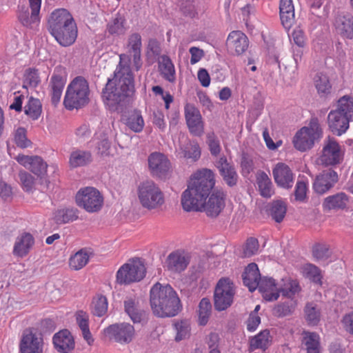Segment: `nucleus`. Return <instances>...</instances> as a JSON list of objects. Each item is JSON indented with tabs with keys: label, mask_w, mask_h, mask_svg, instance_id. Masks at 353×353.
Instances as JSON below:
<instances>
[{
	"label": "nucleus",
	"mask_w": 353,
	"mask_h": 353,
	"mask_svg": "<svg viewBox=\"0 0 353 353\" xmlns=\"http://www.w3.org/2000/svg\"><path fill=\"white\" fill-rule=\"evenodd\" d=\"M125 48L128 54L119 55V63L114 77L108 79L102 92L103 101L111 111L119 110V107L128 102L134 94V76L130 68L131 57L137 71L142 66L141 34L139 32L129 34Z\"/></svg>",
	"instance_id": "f257e3e1"
},
{
	"label": "nucleus",
	"mask_w": 353,
	"mask_h": 353,
	"mask_svg": "<svg viewBox=\"0 0 353 353\" xmlns=\"http://www.w3.org/2000/svg\"><path fill=\"white\" fill-rule=\"evenodd\" d=\"M214 174L210 170L202 169L190 178L188 188L182 193L181 205L186 212L202 211L203 201L214 185Z\"/></svg>",
	"instance_id": "f03ea898"
},
{
	"label": "nucleus",
	"mask_w": 353,
	"mask_h": 353,
	"mask_svg": "<svg viewBox=\"0 0 353 353\" xmlns=\"http://www.w3.org/2000/svg\"><path fill=\"white\" fill-rule=\"evenodd\" d=\"M150 305L154 315L159 317L176 316L181 309L180 299L170 285L154 284L150 290Z\"/></svg>",
	"instance_id": "7ed1b4c3"
},
{
	"label": "nucleus",
	"mask_w": 353,
	"mask_h": 353,
	"mask_svg": "<svg viewBox=\"0 0 353 353\" xmlns=\"http://www.w3.org/2000/svg\"><path fill=\"white\" fill-rule=\"evenodd\" d=\"M48 30L56 41L64 47L71 46L77 37L76 23L70 13L63 8L52 12L48 19Z\"/></svg>",
	"instance_id": "20e7f679"
},
{
	"label": "nucleus",
	"mask_w": 353,
	"mask_h": 353,
	"mask_svg": "<svg viewBox=\"0 0 353 353\" xmlns=\"http://www.w3.org/2000/svg\"><path fill=\"white\" fill-rule=\"evenodd\" d=\"M89 96L88 82L84 77L78 76L68 84L63 99V105L68 110L82 108L89 103Z\"/></svg>",
	"instance_id": "39448f33"
},
{
	"label": "nucleus",
	"mask_w": 353,
	"mask_h": 353,
	"mask_svg": "<svg viewBox=\"0 0 353 353\" xmlns=\"http://www.w3.org/2000/svg\"><path fill=\"white\" fill-rule=\"evenodd\" d=\"M322 137V130L316 118L311 119L307 126L301 128L293 139L296 149L304 152L312 148L316 141Z\"/></svg>",
	"instance_id": "423d86ee"
},
{
	"label": "nucleus",
	"mask_w": 353,
	"mask_h": 353,
	"mask_svg": "<svg viewBox=\"0 0 353 353\" xmlns=\"http://www.w3.org/2000/svg\"><path fill=\"white\" fill-rule=\"evenodd\" d=\"M137 194L141 205L148 210L158 208L164 203L163 192L152 181L141 183L138 187Z\"/></svg>",
	"instance_id": "0eeeda50"
},
{
	"label": "nucleus",
	"mask_w": 353,
	"mask_h": 353,
	"mask_svg": "<svg viewBox=\"0 0 353 353\" xmlns=\"http://www.w3.org/2000/svg\"><path fill=\"white\" fill-rule=\"evenodd\" d=\"M77 205L89 213L98 212L103 205V196L95 188L88 186L80 188L76 194Z\"/></svg>",
	"instance_id": "6e6552de"
},
{
	"label": "nucleus",
	"mask_w": 353,
	"mask_h": 353,
	"mask_svg": "<svg viewBox=\"0 0 353 353\" xmlns=\"http://www.w3.org/2000/svg\"><path fill=\"white\" fill-rule=\"evenodd\" d=\"M146 269L140 259L123 264L117 272V281L119 284H129L140 281L145 275Z\"/></svg>",
	"instance_id": "1a4fd4ad"
},
{
	"label": "nucleus",
	"mask_w": 353,
	"mask_h": 353,
	"mask_svg": "<svg viewBox=\"0 0 353 353\" xmlns=\"http://www.w3.org/2000/svg\"><path fill=\"white\" fill-rule=\"evenodd\" d=\"M235 290L234 283L228 278L221 279L215 288L214 301V307L218 311H223L229 307L234 299Z\"/></svg>",
	"instance_id": "9d476101"
},
{
	"label": "nucleus",
	"mask_w": 353,
	"mask_h": 353,
	"mask_svg": "<svg viewBox=\"0 0 353 353\" xmlns=\"http://www.w3.org/2000/svg\"><path fill=\"white\" fill-rule=\"evenodd\" d=\"M105 334L121 344L130 343L134 336V326L128 323L112 324L104 330Z\"/></svg>",
	"instance_id": "9b49d317"
},
{
	"label": "nucleus",
	"mask_w": 353,
	"mask_h": 353,
	"mask_svg": "<svg viewBox=\"0 0 353 353\" xmlns=\"http://www.w3.org/2000/svg\"><path fill=\"white\" fill-rule=\"evenodd\" d=\"M44 342L41 334L24 330L19 343L21 353H43Z\"/></svg>",
	"instance_id": "f8f14e48"
},
{
	"label": "nucleus",
	"mask_w": 353,
	"mask_h": 353,
	"mask_svg": "<svg viewBox=\"0 0 353 353\" xmlns=\"http://www.w3.org/2000/svg\"><path fill=\"white\" fill-rule=\"evenodd\" d=\"M66 81L67 73L65 69L61 66L56 67L52 74L49 83L51 101L55 105L61 100Z\"/></svg>",
	"instance_id": "ddd939ff"
},
{
	"label": "nucleus",
	"mask_w": 353,
	"mask_h": 353,
	"mask_svg": "<svg viewBox=\"0 0 353 353\" xmlns=\"http://www.w3.org/2000/svg\"><path fill=\"white\" fill-rule=\"evenodd\" d=\"M148 168L153 176L164 178L170 170V162L163 153L154 152L148 158Z\"/></svg>",
	"instance_id": "4468645a"
},
{
	"label": "nucleus",
	"mask_w": 353,
	"mask_h": 353,
	"mask_svg": "<svg viewBox=\"0 0 353 353\" xmlns=\"http://www.w3.org/2000/svg\"><path fill=\"white\" fill-rule=\"evenodd\" d=\"M185 118L190 132L201 137L204 132V124L200 111L194 105L188 103L184 108Z\"/></svg>",
	"instance_id": "2eb2a0df"
},
{
	"label": "nucleus",
	"mask_w": 353,
	"mask_h": 353,
	"mask_svg": "<svg viewBox=\"0 0 353 353\" xmlns=\"http://www.w3.org/2000/svg\"><path fill=\"white\" fill-rule=\"evenodd\" d=\"M226 46L229 52L233 55L243 54L249 47V39L241 31L234 30L228 36Z\"/></svg>",
	"instance_id": "dca6fc26"
},
{
	"label": "nucleus",
	"mask_w": 353,
	"mask_h": 353,
	"mask_svg": "<svg viewBox=\"0 0 353 353\" xmlns=\"http://www.w3.org/2000/svg\"><path fill=\"white\" fill-rule=\"evenodd\" d=\"M341 160L342 153L339 143L329 138L325 141L320 161L325 165H332L339 163Z\"/></svg>",
	"instance_id": "f3484780"
},
{
	"label": "nucleus",
	"mask_w": 353,
	"mask_h": 353,
	"mask_svg": "<svg viewBox=\"0 0 353 353\" xmlns=\"http://www.w3.org/2000/svg\"><path fill=\"white\" fill-rule=\"evenodd\" d=\"M15 159L19 164L37 176L43 175L47 172V163L39 156L19 154Z\"/></svg>",
	"instance_id": "a211bd4d"
},
{
	"label": "nucleus",
	"mask_w": 353,
	"mask_h": 353,
	"mask_svg": "<svg viewBox=\"0 0 353 353\" xmlns=\"http://www.w3.org/2000/svg\"><path fill=\"white\" fill-rule=\"evenodd\" d=\"M275 183L283 188H291L294 183V174L288 165L278 163L272 170Z\"/></svg>",
	"instance_id": "6ab92c4d"
},
{
	"label": "nucleus",
	"mask_w": 353,
	"mask_h": 353,
	"mask_svg": "<svg viewBox=\"0 0 353 353\" xmlns=\"http://www.w3.org/2000/svg\"><path fill=\"white\" fill-rule=\"evenodd\" d=\"M52 343L59 353H71L75 347L73 336L68 330H62L55 333L52 337Z\"/></svg>",
	"instance_id": "aec40b11"
},
{
	"label": "nucleus",
	"mask_w": 353,
	"mask_h": 353,
	"mask_svg": "<svg viewBox=\"0 0 353 353\" xmlns=\"http://www.w3.org/2000/svg\"><path fill=\"white\" fill-rule=\"evenodd\" d=\"M337 181V173L331 169H328L323 171L316 177L313 183V188L316 193L322 194L331 189Z\"/></svg>",
	"instance_id": "412c9836"
},
{
	"label": "nucleus",
	"mask_w": 353,
	"mask_h": 353,
	"mask_svg": "<svg viewBox=\"0 0 353 353\" xmlns=\"http://www.w3.org/2000/svg\"><path fill=\"white\" fill-rule=\"evenodd\" d=\"M168 270L172 272H181L187 268L190 263V256L184 250H176L170 254L166 259Z\"/></svg>",
	"instance_id": "4be33fe9"
},
{
	"label": "nucleus",
	"mask_w": 353,
	"mask_h": 353,
	"mask_svg": "<svg viewBox=\"0 0 353 353\" xmlns=\"http://www.w3.org/2000/svg\"><path fill=\"white\" fill-rule=\"evenodd\" d=\"M225 207V194L222 191H214L206 203L203 202L202 210L208 216H217Z\"/></svg>",
	"instance_id": "5701e85b"
},
{
	"label": "nucleus",
	"mask_w": 353,
	"mask_h": 353,
	"mask_svg": "<svg viewBox=\"0 0 353 353\" xmlns=\"http://www.w3.org/2000/svg\"><path fill=\"white\" fill-rule=\"evenodd\" d=\"M216 167L228 185L232 187L237 183L239 176L234 165L228 162L225 156L219 159L216 162Z\"/></svg>",
	"instance_id": "b1692460"
},
{
	"label": "nucleus",
	"mask_w": 353,
	"mask_h": 353,
	"mask_svg": "<svg viewBox=\"0 0 353 353\" xmlns=\"http://www.w3.org/2000/svg\"><path fill=\"white\" fill-rule=\"evenodd\" d=\"M327 119L330 129L338 136L346 132L349 128L350 121H352L336 110H332L329 113Z\"/></svg>",
	"instance_id": "393cba45"
},
{
	"label": "nucleus",
	"mask_w": 353,
	"mask_h": 353,
	"mask_svg": "<svg viewBox=\"0 0 353 353\" xmlns=\"http://www.w3.org/2000/svg\"><path fill=\"white\" fill-rule=\"evenodd\" d=\"M257 288L262 293L263 299L268 301H276L279 297V283L271 277H262Z\"/></svg>",
	"instance_id": "a878e982"
},
{
	"label": "nucleus",
	"mask_w": 353,
	"mask_h": 353,
	"mask_svg": "<svg viewBox=\"0 0 353 353\" xmlns=\"http://www.w3.org/2000/svg\"><path fill=\"white\" fill-rule=\"evenodd\" d=\"M334 26L337 32L343 38H353V16L350 13L339 14Z\"/></svg>",
	"instance_id": "bb28decb"
},
{
	"label": "nucleus",
	"mask_w": 353,
	"mask_h": 353,
	"mask_svg": "<svg viewBox=\"0 0 353 353\" xmlns=\"http://www.w3.org/2000/svg\"><path fill=\"white\" fill-rule=\"evenodd\" d=\"M243 281L245 286H247L250 292L254 291L262 278L258 268L254 263H251L245 268L243 274Z\"/></svg>",
	"instance_id": "cd10ccee"
},
{
	"label": "nucleus",
	"mask_w": 353,
	"mask_h": 353,
	"mask_svg": "<svg viewBox=\"0 0 353 353\" xmlns=\"http://www.w3.org/2000/svg\"><path fill=\"white\" fill-rule=\"evenodd\" d=\"M34 239L30 233L24 232L19 236L15 241L13 254L19 257L26 256L32 248Z\"/></svg>",
	"instance_id": "c85d7f7f"
},
{
	"label": "nucleus",
	"mask_w": 353,
	"mask_h": 353,
	"mask_svg": "<svg viewBox=\"0 0 353 353\" xmlns=\"http://www.w3.org/2000/svg\"><path fill=\"white\" fill-rule=\"evenodd\" d=\"M281 21L286 30H290L294 21V8L292 0H281L279 5Z\"/></svg>",
	"instance_id": "c756f323"
},
{
	"label": "nucleus",
	"mask_w": 353,
	"mask_h": 353,
	"mask_svg": "<svg viewBox=\"0 0 353 353\" xmlns=\"http://www.w3.org/2000/svg\"><path fill=\"white\" fill-rule=\"evenodd\" d=\"M349 203L348 196L339 192L336 194L327 196L323 203V207L327 210H343L347 207Z\"/></svg>",
	"instance_id": "7c9ffc66"
},
{
	"label": "nucleus",
	"mask_w": 353,
	"mask_h": 353,
	"mask_svg": "<svg viewBox=\"0 0 353 353\" xmlns=\"http://www.w3.org/2000/svg\"><path fill=\"white\" fill-rule=\"evenodd\" d=\"M159 70L161 77L170 83H174L176 80V72L174 65L167 55H162L159 61Z\"/></svg>",
	"instance_id": "2f4dec72"
},
{
	"label": "nucleus",
	"mask_w": 353,
	"mask_h": 353,
	"mask_svg": "<svg viewBox=\"0 0 353 353\" xmlns=\"http://www.w3.org/2000/svg\"><path fill=\"white\" fill-rule=\"evenodd\" d=\"M302 343L305 346L306 353H321L320 336L317 333L303 332Z\"/></svg>",
	"instance_id": "473e14b6"
},
{
	"label": "nucleus",
	"mask_w": 353,
	"mask_h": 353,
	"mask_svg": "<svg viewBox=\"0 0 353 353\" xmlns=\"http://www.w3.org/2000/svg\"><path fill=\"white\" fill-rule=\"evenodd\" d=\"M77 323L81 330L83 339L89 345L94 343V339L89 328V315L83 310H79L75 314Z\"/></svg>",
	"instance_id": "72a5a7b5"
},
{
	"label": "nucleus",
	"mask_w": 353,
	"mask_h": 353,
	"mask_svg": "<svg viewBox=\"0 0 353 353\" xmlns=\"http://www.w3.org/2000/svg\"><path fill=\"white\" fill-rule=\"evenodd\" d=\"M314 85L321 97H325L331 92L332 84L329 77L321 72H317L313 78Z\"/></svg>",
	"instance_id": "f704fd0d"
},
{
	"label": "nucleus",
	"mask_w": 353,
	"mask_h": 353,
	"mask_svg": "<svg viewBox=\"0 0 353 353\" xmlns=\"http://www.w3.org/2000/svg\"><path fill=\"white\" fill-rule=\"evenodd\" d=\"M125 312L134 323H141L145 316L144 310L140 309L134 300L128 299L124 301Z\"/></svg>",
	"instance_id": "c9c22d12"
},
{
	"label": "nucleus",
	"mask_w": 353,
	"mask_h": 353,
	"mask_svg": "<svg viewBox=\"0 0 353 353\" xmlns=\"http://www.w3.org/2000/svg\"><path fill=\"white\" fill-rule=\"evenodd\" d=\"M300 290L299 282L290 278L282 279V284H279V294L281 293L283 296L288 298H292Z\"/></svg>",
	"instance_id": "e433bc0d"
},
{
	"label": "nucleus",
	"mask_w": 353,
	"mask_h": 353,
	"mask_svg": "<svg viewBox=\"0 0 353 353\" xmlns=\"http://www.w3.org/2000/svg\"><path fill=\"white\" fill-rule=\"evenodd\" d=\"M92 161L91 153L88 151L77 150L70 156L69 163L72 168L84 166Z\"/></svg>",
	"instance_id": "4c0bfd02"
},
{
	"label": "nucleus",
	"mask_w": 353,
	"mask_h": 353,
	"mask_svg": "<svg viewBox=\"0 0 353 353\" xmlns=\"http://www.w3.org/2000/svg\"><path fill=\"white\" fill-rule=\"evenodd\" d=\"M256 182L261 196L269 198L273 193L271 179L264 172H261L256 176Z\"/></svg>",
	"instance_id": "58836bf2"
},
{
	"label": "nucleus",
	"mask_w": 353,
	"mask_h": 353,
	"mask_svg": "<svg viewBox=\"0 0 353 353\" xmlns=\"http://www.w3.org/2000/svg\"><path fill=\"white\" fill-rule=\"evenodd\" d=\"M90 256L88 252L81 249L71 256L69 259V265L72 270H79L88 263Z\"/></svg>",
	"instance_id": "ea45409f"
},
{
	"label": "nucleus",
	"mask_w": 353,
	"mask_h": 353,
	"mask_svg": "<svg viewBox=\"0 0 353 353\" xmlns=\"http://www.w3.org/2000/svg\"><path fill=\"white\" fill-rule=\"evenodd\" d=\"M32 11L30 14L28 8L26 6H19L18 19L23 26L33 28L37 26L40 22V17L37 14V19L33 20Z\"/></svg>",
	"instance_id": "a19ab883"
},
{
	"label": "nucleus",
	"mask_w": 353,
	"mask_h": 353,
	"mask_svg": "<svg viewBox=\"0 0 353 353\" xmlns=\"http://www.w3.org/2000/svg\"><path fill=\"white\" fill-rule=\"evenodd\" d=\"M336 110L353 121V97L348 95L341 97Z\"/></svg>",
	"instance_id": "79ce46f5"
},
{
	"label": "nucleus",
	"mask_w": 353,
	"mask_h": 353,
	"mask_svg": "<svg viewBox=\"0 0 353 353\" xmlns=\"http://www.w3.org/2000/svg\"><path fill=\"white\" fill-rule=\"evenodd\" d=\"M212 305L210 299L203 298L199 305V323L201 325H205L211 315Z\"/></svg>",
	"instance_id": "37998d69"
},
{
	"label": "nucleus",
	"mask_w": 353,
	"mask_h": 353,
	"mask_svg": "<svg viewBox=\"0 0 353 353\" xmlns=\"http://www.w3.org/2000/svg\"><path fill=\"white\" fill-rule=\"evenodd\" d=\"M24 112L32 119H37L41 113V104L39 99L30 97L24 107Z\"/></svg>",
	"instance_id": "c03bdc74"
},
{
	"label": "nucleus",
	"mask_w": 353,
	"mask_h": 353,
	"mask_svg": "<svg viewBox=\"0 0 353 353\" xmlns=\"http://www.w3.org/2000/svg\"><path fill=\"white\" fill-rule=\"evenodd\" d=\"M126 125L135 132H140L144 127V121L138 111L133 112L128 118Z\"/></svg>",
	"instance_id": "a18cd8bd"
},
{
	"label": "nucleus",
	"mask_w": 353,
	"mask_h": 353,
	"mask_svg": "<svg viewBox=\"0 0 353 353\" xmlns=\"http://www.w3.org/2000/svg\"><path fill=\"white\" fill-rule=\"evenodd\" d=\"M19 178L23 190L26 192H32L35 189V179L26 171L21 170L19 172Z\"/></svg>",
	"instance_id": "49530a36"
},
{
	"label": "nucleus",
	"mask_w": 353,
	"mask_h": 353,
	"mask_svg": "<svg viewBox=\"0 0 353 353\" xmlns=\"http://www.w3.org/2000/svg\"><path fill=\"white\" fill-rule=\"evenodd\" d=\"M305 319L310 325H316L320 321V311L313 303H309L305 307Z\"/></svg>",
	"instance_id": "de8ad7c7"
},
{
	"label": "nucleus",
	"mask_w": 353,
	"mask_h": 353,
	"mask_svg": "<svg viewBox=\"0 0 353 353\" xmlns=\"http://www.w3.org/2000/svg\"><path fill=\"white\" fill-rule=\"evenodd\" d=\"M269 332L263 330L256 335L250 341V347L252 350L263 349L268 347L269 343Z\"/></svg>",
	"instance_id": "09e8293b"
},
{
	"label": "nucleus",
	"mask_w": 353,
	"mask_h": 353,
	"mask_svg": "<svg viewBox=\"0 0 353 353\" xmlns=\"http://www.w3.org/2000/svg\"><path fill=\"white\" fill-rule=\"evenodd\" d=\"M108 301L104 296H98L92 301V313L97 316H103L108 311Z\"/></svg>",
	"instance_id": "8fccbe9b"
},
{
	"label": "nucleus",
	"mask_w": 353,
	"mask_h": 353,
	"mask_svg": "<svg viewBox=\"0 0 353 353\" xmlns=\"http://www.w3.org/2000/svg\"><path fill=\"white\" fill-rule=\"evenodd\" d=\"M286 214V205L283 201H274L270 209V214L272 219L277 223L283 221Z\"/></svg>",
	"instance_id": "3c124183"
},
{
	"label": "nucleus",
	"mask_w": 353,
	"mask_h": 353,
	"mask_svg": "<svg viewBox=\"0 0 353 353\" xmlns=\"http://www.w3.org/2000/svg\"><path fill=\"white\" fill-rule=\"evenodd\" d=\"M206 143L208 145L210 154L212 156L217 157L221 151V147L220 140L214 132H210L207 134Z\"/></svg>",
	"instance_id": "603ef678"
},
{
	"label": "nucleus",
	"mask_w": 353,
	"mask_h": 353,
	"mask_svg": "<svg viewBox=\"0 0 353 353\" xmlns=\"http://www.w3.org/2000/svg\"><path fill=\"white\" fill-rule=\"evenodd\" d=\"M77 218V210L72 208L59 210L56 214V221L59 223H66Z\"/></svg>",
	"instance_id": "864d4df0"
},
{
	"label": "nucleus",
	"mask_w": 353,
	"mask_h": 353,
	"mask_svg": "<svg viewBox=\"0 0 353 353\" xmlns=\"http://www.w3.org/2000/svg\"><path fill=\"white\" fill-rule=\"evenodd\" d=\"M174 328L176 332L175 340L180 341L190 336V327L187 321H182L174 323Z\"/></svg>",
	"instance_id": "5fc2aeb1"
},
{
	"label": "nucleus",
	"mask_w": 353,
	"mask_h": 353,
	"mask_svg": "<svg viewBox=\"0 0 353 353\" xmlns=\"http://www.w3.org/2000/svg\"><path fill=\"white\" fill-rule=\"evenodd\" d=\"M124 19L121 17H115L108 26V32L111 34L120 35L124 34L125 28L124 27Z\"/></svg>",
	"instance_id": "6e6d98bb"
},
{
	"label": "nucleus",
	"mask_w": 353,
	"mask_h": 353,
	"mask_svg": "<svg viewBox=\"0 0 353 353\" xmlns=\"http://www.w3.org/2000/svg\"><path fill=\"white\" fill-rule=\"evenodd\" d=\"M40 82L38 70L34 68H28L26 70L23 79V87L26 85L36 87Z\"/></svg>",
	"instance_id": "4d7b16f0"
},
{
	"label": "nucleus",
	"mask_w": 353,
	"mask_h": 353,
	"mask_svg": "<svg viewBox=\"0 0 353 353\" xmlns=\"http://www.w3.org/2000/svg\"><path fill=\"white\" fill-rule=\"evenodd\" d=\"M312 254L317 261H325L330 256V251L325 244H316L312 248Z\"/></svg>",
	"instance_id": "13d9d810"
},
{
	"label": "nucleus",
	"mask_w": 353,
	"mask_h": 353,
	"mask_svg": "<svg viewBox=\"0 0 353 353\" xmlns=\"http://www.w3.org/2000/svg\"><path fill=\"white\" fill-rule=\"evenodd\" d=\"M259 248V241L256 238L250 237L247 239L243 248V255L250 257L258 253Z\"/></svg>",
	"instance_id": "bf43d9fd"
},
{
	"label": "nucleus",
	"mask_w": 353,
	"mask_h": 353,
	"mask_svg": "<svg viewBox=\"0 0 353 353\" xmlns=\"http://www.w3.org/2000/svg\"><path fill=\"white\" fill-rule=\"evenodd\" d=\"M14 142L21 148H26L31 144L30 140L26 137V130L23 128H19L14 135Z\"/></svg>",
	"instance_id": "052dcab7"
},
{
	"label": "nucleus",
	"mask_w": 353,
	"mask_h": 353,
	"mask_svg": "<svg viewBox=\"0 0 353 353\" xmlns=\"http://www.w3.org/2000/svg\"><path fill=\"white\" fill-rule=\"evenodd\" d=\"M182 155L184 158L196 161L201 157L200 147L197 143L190 145L182 150Z\"/></svg>",
	"instance_id": "680f3d73"
},
{
	"label": "nucleus",
	"mask_w": 353,
	"mask_h": 353,
	"mask_svg": "<svg viewBox=\"0 0 353 353\" xmlns=\"http://www.w3.org/2000/svg\"><path fill=\"white\" fill-rule=\"evenodd\" d=\"M303 272L306 277L314 282L321 280L320 270L313 264L309 263L304 265Z\"/></svg>",
	"instance_id": "e2e57ef3"
},
{
	"label": "nucleus",
	"mask_w": 353,
	"mask_h": 353,
	"mask_svg": "<svg viewBox=\"0 0 353 353\" xmlns=\"http://www.w3.org/2000/svg\"><path fill=\"white\" fill-rule=\"evenodd\" d=\"M307 184L303 181H298L294 190V196L296 201L303 202L306 198Z\"/></svg>",
	"instance_id": "0e129e2a"
},
{
	"label": "nucleus",
	"mask_w": 353,
	"mask_h": 353,
	"mask_svg": "<svg viewBox=\"0 0 353 353\" xmlns=\"http://www.w3.org/2000/svg\"><path fill=\"white\" fill-rule=\"evenodd\" d=\"M241 167L243 174H248L254 169L253 161L247 154H243L242 155Z\"/></svg>",
	"instance_id": "69168bd1"
},
{
	"label": "nucleus",
	"mask_w": 353,
	"mask_h": 353,
	"mask_svg": "<svg viewBox=\"0 0 353 353\" xmlns=\"http://www.w3.org/2000/svg\"><path fill=\"white\" fill-rule=\"evenodd\" d=\"M99 139V141L96 143L97 145V148L98 152L103 154H105L110 148V143L108 141V137L106 134H103L101 135L100 138L98 137L94 139V140Z\"/></svg>",
	"instance_id": "338daca9"
},
{
	"label": "nucleus",
	"mask_w": 353,
	"mask_h": 353,
	"mask_svg": "<svg viewBox=\"0 0 353 353\" xmlns=\"http://www.w3.org/2000/svg\"><path fill=\"white\" fill-rule=\"evenodd\" d=\"M345 330L353 335V312L345 314L342 319Z\"/></svg>",
	"instance_id": "774afa93"
}]
</instances>
